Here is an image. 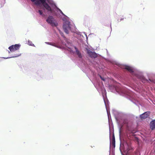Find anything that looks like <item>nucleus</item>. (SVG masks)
Masks as SVG:
<instances>
[{"instance_id": "f03ea898", "label": "nucleus", "mask_w": 155, "mask_h": 155, "mask_svg": "<svg viewBox=\"0 0 155 155\" xmlns=\"http://www.w3.org/2000/svg\"><path fill=\"white\" fill-rule=\"evenodd\" d=\"M46 21L48 23L50 24L52 26L56 27L58 25L57 21L52 16H48L46 20Z\"/></svg>"}, {"instance_id": "4468645a", "label": "nucleus", "mask_w": 155, "mask_h": 155, "mask_svg": "<svg viewBox=\"0 0 155 155\" xmlns=\"http://www.w3.org/2000/svg\"><path fill=\"white\" fill-rule=\"evenodd\" d=\"M58 10L61 14L62 15H65L63 13V12H62V11L60 9H58Z\"/></svg>"}, {"instance_id": "0eeeda50", "label": "nucleus", "mask_w": 155, "mask_h": 155, "mask_svg": "<svg viewBox=\"0 0 155 155\" xmlns=\"http://www.w3.org/2000/svg\"><path fill=\"white\" fill-rule=\"evenodd\" d=\"M150 128L152 130L155 129V120H153L150 122Z\"/></svg>"}, {"instance_id": "a211bd4d", "label": "nucleus", "mask_w": 155, "mask_h": 155, "mask_svg": "<svg viewBox=\"0 0 155 155\" xmlns=\"http://www.w3.org/2000/svg\"><path fill=\"white\" fill-rule=\"evenodd\" d=\"M146 80H143V81H142V82H143V81H145Z\"/></svg>"}, {"instance_id": "6e6552de", "label": "nucleus", "mask_w": 155, "mask_h": 155, "mask_svg": "<svg viewBox=\"0 0 155 155\" xmlns=\"http://www.w3.org/2000/svg\"><path fill=\"white\" fill-rule=\"evenodd\" d=\"M123 68L127 70H128L129 72L130 73H132L133 72V70L132 68L128 66H125Z\"/></svg>"}, {"instance_id": "9d476101", "label": "nucleus", "mask_w": 155, "mask_h": 155, "mask_svg": "<svg viewBox=\"0 0 155 155\" xmlns=\"http://www.w3.org/2000/svg\"><path fill=\"white\" fill-rule=\"evenodd\" d=\"M111 143L113 146L115 147V138L114 135H113L112 138L111 140Z\"/></svg>"}, {"instance_id": "ddd939ff", "label": "nucleus", "mask_w": 155, "mask_h": 155, "mask_svg": "<svg viewBox=\"0 0 155 155\" xmlns=\"http://www.w3.org/2000/svg\"><path fill=\"white\" fill-rule=\"evenodd\" d=\"M38 12L40 15H42L43 12L41 10H39Z\"/></svg>"}, {"instance_id": "dca6fc26", "label": "nucleus", "mask_w": 155, "mask_h": 155, "mask_svg": "<svg viewBox=\"0 0 155 155\" xmlns=\"http://www.w3.org/2000/svg\"><path fill=\"white\" fill-rule=\"evenodd\" d=\"M31 1L32 2H35L36 0H31Z\"/></svg>"}, {"instance_id": "1a4fd4ad", "label": "nucleus", "mask_w": 155, "mask_h": 155, "mask_svg": "<svg viewBox=\"0 0 155 155\" xmlns=\"http://www.w3.org/2000/svg\"><path fill=\"white\" fill-rule=\"evenodd\" d=\"M75 49H76V52L77 54L78 55V57L81 58H82V55L80 53L79 51L77 49L76 47H75Z\"/></svg>"}, {"instance_id": "9b49d317", "label": "nucleus", "mask_w": 155, "mask_h": 155, "mask_svg": "<svg viewBox=\"0 0 155 155\" xmlns=\"http://www.w3.org/2000/svg\"><path fill=\"white\" fill-rule=\"evenodd\" d=\"M35 3L36 5H39L40 4V3L39 1H37L35 2Z\"/></svg>"}, {"instance_id": "f8f14e48", "label": "nucleus", "mask_w": 155, "mask_h": 155, "mask_svg": "<svg viewBox=\"0 0 155 155\" xmlns=\"http://www.w3.org/2000/svg\"><path fill=\"white\" fill-rule=\"evenodd\" d=\"M42 4L45 3L46 0H39Z\"/></svg>"}, {"instance_id": "2eb2a0df", "label": "nucleus", "mask_w": 155, "mask_h": 155, "mask_svg": "<svg viewBox=\"0 0 155 155\" xmlns=\"http://www.w3.org/2000/svg\"><path fill=\"white\" fill-rule=\"evenodd\" d=\"M20 55V54H19V55H18L15 56L13 57H18Z\"/></svg>"}, {"instance_id": "20e7f679", "label": "nucleus", "mask_w": 155, "mask_h": 155, "mask_svg": "<svg viewBox=\"0 0 155 155\" xmlns=\"http://www.w3.org/2000/svg\"><path fill=\"white\" fill-rule=\"evenodd\" d=\"M87 53L89 56L91 58H95L97 56V54L94 52H92L89 50H87Z\"/></svg>"}, {"instance_id": "f3484780", "label": "nucleus", "mask_w": 155, "mask_h": 155, "mask_svg": "<svg viewBox=\"0 0 155 155\" xmlns=\"http://www.w3.org/2000/svg\"><path fill=\"white\" fill-rule=\"evenodd\" d=\"M47 43H48L49 45H51V43H50V42H47Z\"/></svg>"}, {"instance_id": "7ed1b4c3", "label": "nucleus", "mask_w": 155, "mask_h": 155, "mask_svg": "<svg viewBox=\"0 0 155 155\" xmlns=\"http://www.w3.org/2000/svg\"><path fill=\"white\" fill-rule=\"evenodd\" d=\"M20 47V45L19 44H15L14 45H12L10 46L8 49L11 52H13L19 49Z\"/></svg>"}, {"instance_id": "aec40b11", "label": "nucleus", "mask_w": 155, "mask_h": 155, "mask_svg": "<svg viewBox=\"0 0 155 155\" xmlns=\"http://www.w3.org/2000/svg\"><path fill=\"white\" fill-rule=\"evenodd\" d=\"M101 79H102V78H101Z\"/></svg>"}, {"instance_id": "6ab92c4d", "label": "nucleus", "mask_w": 155, "mask_h": 155, "mask_svg": "<svg viewBox=\"0 0 155 155\" xmlns=\"http://www.w3.org/2000/svg\"><path fill=\"white\" fill-rule=\"evenodd\" d=\"M101 79H102V78H101Z\"/></svg>"}, {"instance_id": "f257e3e1", "label": "nucleus", "mask_w": 155, "mask_h": 155, "mask_svg": "<svg viewBox=\"0 0 155 155\" xmlns=\"http://www.w3.org/2000/svg\"><path fill=\"white\" fill-rule=\"evenodd\" d=\"M72 25L68 21H66L63 25V28L64 31L66 34L69 33V31L71 30Z\"/></svg>"}, {"instance_id": "423d86ee", "label": "nucleus", "mask_w": 155, "mask_h": 155, "mask_svg": "<svg viewBox=\"0 0 155 155\" xmlns=\"http://www.w3.org/2000/svg\"><path fill=\"white\" fill-rule=\"evenodd\" d=\"M42 5L48 11L52 12V9L51 7L47 3H45Z\"/></svg>"}, {"instance_id": "39448f33", "label": "nucleus", "mask_w": 155, "mask_h": 155, "mask_svg": "<svg viewBox=\"0 0 155 155\" xmlns=\"http://www.w3.org/2000/svg\"><path fill=\"white\" fill-rule=\"evenodd\" d=\"M149 113L148 112H145L140 116V117L142 119H144L148 117L149 115Z\"/></svg>"}]
</instances>
